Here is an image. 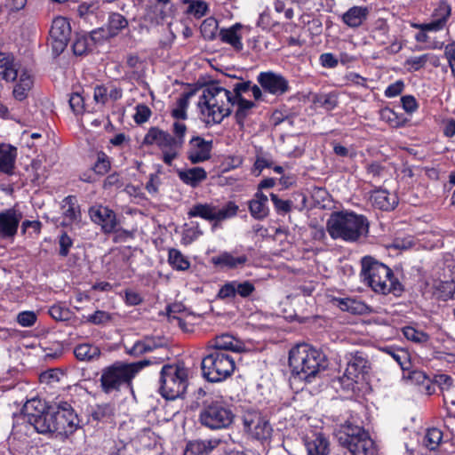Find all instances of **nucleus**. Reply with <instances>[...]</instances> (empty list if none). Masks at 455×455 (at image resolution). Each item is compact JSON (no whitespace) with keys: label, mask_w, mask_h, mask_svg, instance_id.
<instances>
[{"label":"nucleus","mask_w":455,"mask_h":455,"mask_svg":"<svg viewBox=\"0 0 455 455\" xmlns=\"http://www.w3.org/2000/svg\"><path fill=\"white\" fill-rule=\"evenodd\" d=\"M197 106L207 124H220L231 114L233 94L218 84H212L203 89Z\"/></svg>","instance_id":"nucleus-1"},{"label":"nucleus","mask_w":455,"mask_h":455,"mask_svg":"<svg viewBox=\"0 0 455 455\" xmlns=\"http://www.w3.org/2000/svg\"><path fill=\"white\" fill-rule=\"evenodd\" d=\"M361 265V277L374 292L395 296L402 294L403 287L387 266L371 256L363 257Z\"/></svg>","instance_id":"nucleus-2"},{"label":"nucleus","mask_w":455,"mask_h":455,"mask_svg":"<svg viewBox=\"0 0 455 455\" xmlns=\"http://www.w3.org/2000/svg\"><path fill=\"white\" fill-rule=\"evenodd\" d=\"M289 365L293 375L307 382H312L327 366L324 355L306 343L290 350Z\"/></svg>","instance_id":"nucleus-3"},{"label":"nucleus","mask_w":455,"mask_h":455,"mask_svg":"<svg viewBox=\"0 0 455 455\" xmlns=\"http://www.w3.org/2000/svg\"><path fill=\"white\" fill-rule=\"evenodd\" d=\"M326 228L332 239L356 242L369 232L367 219L352 212H333L326 223Z\"/></svg>","instance_id":"nucleus-4"},{"label":"nucleus","mask_w":455,"mask_h":455,"mask_svg":"<svg viewBox=\"0 0 455 455\" xmlns=\"http://www.w3.org/2000/svg\"><path fill=\"white\" fill-rule=\"evenodd\" d=\"M234 419L231 407L221 399L204 401L198 418L201 425L211 430L228 428Z\"/></svg>","instance_id":"nucleus-5"},{"label":"nucleus","mask_w":455,"mask_h":455,"mask_svg":"<svg viewBox=\"0 0 455 455\" xmlns=\"http://www.w3.org/2000/svg\"><path fill=\"white\" fill-rule=\"evenodd\" d=\"M188 369L184 363L164 365L161 370L160 393L169 400L180 396L188 387Z\"/></svg>","instance_id":"nucleus-6"},{"label":"nucleus","mask_w":455,"mask_h":455,"mask_svg":"<svg viewBox=\"0 0 455 455\" xmlns=\"http://www.w3.org/2000/svg\"><path fill=\"white\" fill-rule=\"evenodd\" d=\"M235 358L227 352L213 350L202 360L203 376L210 382H220L232 375Z\"/></svg>","instance_id":"nucleus-7"},{"label":"nucleus","mask_w":455,"mask_h":455,"mask_svg":"<svg viewBox=\"0 0 455 455\" xmlns=\"http://www.w3.org/2000/svg\"><path fill=\"white\" fill-rule=\"evenodd\" d=\"M147 362L138 363H116L102 371L100 382L104 392L117 390L122 385L128 384Z\"/></svg>","instance_id":"nucleus-8"},{"label":"nucleus","mask_w":455,"mask_h":455,"mask_svg":"<svg viewBox=\"0 0 455 455\" xmlns=\"http://www.w3.org/2000/svg\"><path fill=\"white\" fill-rule=\"evenodd\" d=\"M371 369V363L361 352L350 354L347 358V367L339 383L345 390H354L355 386L364 379Z\"/></svg>","instance_id":"nucleus-9"},{"label":"nucleus","mask_w":455,"mask_h":455,"mask_svg":"<svg viewBox=\"0 0 455 455\" xmlns=\"http://www.w3.org/2000/svg\"><path fill=\"white\" fill-rule=\"evenodd\" d=\"M339 442L352 455H377L374 442L360 427L348 426L344 435L339 436Z\"/></svg>","instance_id":"nucleus-10"},{"label":"nucleus","mask_w":455,"mask_h":455,"mask_svg":"<svg viewBox=\"0 0 455 455\" xmlns=\"http://www.w3.org/2000/svg\"><path fill=\"white\" fill-rule=\"evenodd\" d=\"M56 433L71 435L79 427L80 420L71 405L67 402H60L53 408Z\"/></svg>","instance_id":"nucleus-11"},{"label":"nucleus","mask_w":455,"mask_h":455,"mask_svg":"<svg viewBox=\"0 0 455 455\" xmlns=\"http://www.w3.org/2000/svg\"><path fill=\"white\" fill-rule=\"evenodd\" d=\"M71 34L68 20L61 16L56 17L52 22L50 40L52 51L59 54L66 48Z\"/></svg>","instance_id":"nucleus-12"},{"label":"nucleus","mask_w":455,"mask_h":455,"mask_svg":"<svg viewBox=\"0 0 455 455\" xmlns=\"http://www.w3.org/2000/svg\"><path fill=\"white\" fill-rule=\"evenodd\" d=\"M257 82L267 92L279 96L290 90L289 81L281 74L273 71L260 72Z\"/></svg>","instance_id":"nucleus-13"},{"label":"nucleus","mask_w":455,"mask_h":455,"mask_svg":"<svg viewBox=\"0 0 455 455\" xmlns=\"http://www.w3.org/2000/svg\"><path fill=\"white\" fill-rule=\"evenodd\" d=\"M246 430L258 440H266L271 435L272 427L268 421L258 412H248L243 416Z\"/></svg>","instance_id":"nucleus-14"},{"label":"nucleus","mask_w":455,"mask_h":455,"mask_svg":"<svg viewBox=\"0 0 455 455\" xmlns=\"http://www.w3.org/2000/svg\"><path fill=\"white\" fill-rule=\"evenodd\" d=\"M91 220L100 226L104 233H113L117 229L116 215L108 207L102 205L92 206L89 210Z\"/></svg>","instance_id":"nucleus-15"},{"label":"nucleus","mask_w":455,"mask_h":455,"mask_svg":"<svg viewBox=\"0 0 455 455\" xmlns=\"http://www.w3.org/2000/svg\"><path fill=\"white\" fill-rule=\"evenodd\" d=\"M451 14V8L446 3H440L435 10L436 20L428 23L415 25L421 31L415 36L418 42L425 43L427 40V31H438L443 28L448 17Z\"/></svg>","instance_id":"nucleus-16"},{"label":"nucleus","mask_w":455,"mask_h":455,"mask_svg":"<svg viewBox=\"0 0 455 455\" xmlns=\"http://www.w3.org/2000/svg\"><path fill=\"white\" fill-rule=\"evenodd\" d=\"M21 220L22 213L13 208L0 212V238L12 240Z\"/></svg>","instance_id":"nucleus-17"},{"label":"nucleus","mask_w":455,"mask_h":455,"mask_svg":"<svg viewBox=\"0 0 455 455\" xmlns=\"http://www.w3.org/2000/svg\"><path fill=\"white\" fill-rule=\"evenodd\" d=\"M255 291V286L251 281H230L221 286L218 298L221 299H234L236 295L243 299L250 297Z\"/></svg>","instance_id":"nucleus-18"},{"label":"nucleus","mask_w":455,"mask_h":455,"mask_svg":"<svg viewBox=\"0 0 455 455\" xmlns=\"http://www.w3.org/2000/svg\"><path fill=\"white\" fill-rule=\"evenodd\" d=\"M212 142L201 137H194L189 141L188 158L192 164L204 162L211 157Z\"/></svg>","instance_id":"nucleus-19"},{"label":"nucleus","mask_w":455,"mask_h":455,"mask_svg":"<svg viewBox=\"0 0 455 455\" xmlns=\"http://www.w3.org/2000/svg\"><path fill=\"white\" fill-rule=\"evenodd\" d=\"M303 441L308 455H327L329 452V442L320 431L310 430Z\"/></svg>","instance_id":"nucleus-20"},{"label":"nucleus","mask_w":455,"mask_h":455,"mask_svg":"<svg viewBox=\"0 0 455 455\" xmlns=\"http://www.w3.org/2000/svg\"><path fill=\"white\" fill-rule=\"evenodd\" d=\"M211 262L220 268L236 269L246 265L248 257L245 254L235 255L230 251H222L212 257Z\"/></svg>","instance_id":"nucleus-21"},{"label":"nucleus","mask_w":455,"mask_h":455,"mask_svg":"<svg viewBox=\"0 0 455 455\" xmlns=\"http://www.w3.org/2000/svg\"><path fill=\"white\" fill-rule=\"evenodd\" d=\"M158 148L162 152L164 163L172 165L173 160L179 156L180 151L182 148L181 140L173 138L172 135L166 132Z\"/></svg>","instance_id":"nucleus-22"},{"label":"nucleus","mask_w":455,"mask_h":455,"mask_svg":"<svg viewBox=\"0 0 455 455\" xmlns=\"http://www.w3.org/2000/svg\"><path fill=\"white\" fill-rule=\"evenodd\" d=\"M372 206L382 211H391L398 204L396 195L389 193L386 189L374 190L370 196Z\"/></svg>","instance_id":"nucleus-23"},{"label":"nucleus","mask_w":455,"mask_h":455,"mask_svg":"<svg viewBox=\"0 0 455 455\" xmlns=\"http://www.w3.org/2000/svg\"><path fill=\"white\" fill-rule=\"evenodd\" d=\"M29 423L40 434L56 433L53 408L32 417Z\"/></svg>","instance_id":"nucleus-24"},{"label":"nucleus","mask_w":455,"mask_h":455,"mask_svg":"<svg viewBox=\"0 0 455 455\" xmlns=\"http://www.w3.org/2000/svg\"><path fill=\"white\" fill-rule=\"evenodd\" d=\"M243 26L240 23H235L228 28H221L219 32V36L222 43L231 45L235 51L240 52L243 48L242 43Z\"/></svg>","instance_id":"nucleus-25"},{"label":"nucleus","mask_w":455,"mask_h":455,"mask_svg":"<svg viewBox=\"0 0 455 455\" xmlns=\"http://www.w3.org/2000/svg\"><path fill=\"white\" fill-rule=\"evenodd\" d=\"M209 347L214 350H220L223 352H242L243 350V343L228 334H222L216 337L209 342Z\"/></svg>","instance_id":"nucleus-26"},{"label":"nucleus","mask_w":455,"mask_h":455,"mask_svg":"<svg viewBox=\"0 0 455 455\" xmlns=\"http://www.w3.org/2000/svg\"><path fill=\"white\" fill-rule=\"evenodd\" d=\"M178 177L186 185L196 188L207 179V172L202 167L186 168L178 171Z\"/></svg>","instance_id":"nucleus-27"},{"label":"nucleus","mask_w":455,"mask_h":455,"mask_svg":"<svg viewBox=\"0 0 455 455\" xmlns=\"http://www.w3.org/2000/svg\"><path fill=\"white\" fill-rule=\"evenodd\" d=\"M219 439L196 440L189 442L184 451V455H210L219 446Z\"/></svg>","instance_id":"nucleus-28"},{"label":"nucleus","mask_w":455,"mask_h":455,"mask_svg":"<svg viewBox=\"0 0 455 455\" xmlns=\"http://www.w3.org/2000/svg\"><path fill=\"white\" fill-rule=\"evenodd\" d=\"M369 15V9L365 6H353L342 15V21L349 28H358Z\"/></svg>","instance_id":"nucleus-29"},{"label":"nucleus","mask_w":455,"mask_h":455,"mask_svg":"<svg viewBox=\"0 0 455 455\" xmlns=\"http://www.w3.org/2000/svg\"><path fill=\"white\" fill-rule=\"evenodd\" d=\"M17 65L12 54L0 52V80L14 81L18 76Z\"/></svg>","instance_id":"nucleus-30"},{"label":"nucleus","mask_w":455,"mask_h":455,"mask_svg":"<svg viewBox=\"0 0 455 455\" xmlns=\"http://www.w3.org/2000/svg\"><path fill=\"white\" fill-rule=\"evenodd\" d=\"M267 202V196L258 191L249 203L251 215L256 220L265 219L268 215Z\"/></svg>","instance_id":"nucleus-31"},{"label":"nucleus","mask_w":455,"mask_h":455,"mask_svg":"<svg viewBox=\"0 0 455 455\" xmlns=\"http://www.w3.org/2000/svg\"><path fill=\"white\" fill-rule=\"evenodd\" d=\"M17 148L9 144L0 145V172L11 173L14 168Z\"/></svg>","instance_id":"nucleus-32"},{"label":"nucleus","mask_w":455,"mask_h":455,"mask_svg":"<svg viewBox=\"0 0 455 455\" xmlns=\"http://www.w3.org/2000/svg\"><path fill=\"white\" fill-rule=\"evenodd\" d=\"M62 215L64 216L65 225L71 224L80 216V209L77 200L73 196H67L61 204Z\"/></svg>","instance_id":"nucleus-33"},{"label":"nucleus","mask_w":455,"mask_h":455,"mask_svg":"<svg viewBox=\"0 0 455 455\" xmlns=\"http://www.w3.org/2000/svg\"><path fill=\"white\" fill-rule=\"evenodd\" d=\"M33 78L27 70L22 71L19 76L18 83L13 88V96L18 100H23L27 98L28 92L32 88Z\"/></svg>","instance_id":"nucleus-34"},{"label":"nucleus","mask_w":455,"mask_h":455,"mask_svg":"<svg viewBox=\"0 0 455 455\" xmlns=\"http://www.w3.org/2000/svg\"><path fill=\"white\" fill-rule=\"evenodd\" d=\"M188 215L190 218L199 217L208 221H216V205L212 204H196L189 209Z\"/></svg>","instance_id":"nucleus-35"},{"label":"nucleus","mask_w":455,"mask_h":455,"mask_svg":"<svg viewBox=\"0 0 455 455\" xmlns=\"http://www.w3.org/2000/svg\"><path fill=\"white\" fill-rule=\"evenodd\" d=\"M338 307L354 315H363L370 312V307L363 301L352 298H345L338 300Z\"/></svg>","instance_id":"nucleus-36"},{"label":"nucleus","mask_w":455,"mask_h":455,"mask_svg":"<svg viewBox=\"0 0 455 455\" xmlns=\"http://www.w3.org/2000/svg\"><path fill=\"white\" fill-rule=\"evenodd\" d=\"M192 92H186L180 95L173 105L171 115L176 120H185L188 117V108L189 105V98Z\"/></svg>","instance_id":"nucleus-37"},{"label":"nucleus","mask_w":455,"mask_h":455,"mask_svg":"<svg viewBox=\"0 0 455 455\" xmlns=\"http://www.w3.org/2000/svg\"><path fill=\"white\" fill-rule=\"evenodd\" d=\"M74 354L76 357L80 361H91L94 358L99 357L100 350L98 347L84 343L77 345L75 347Z\"/></svg>","instance_id":"nucleus-38"},{"label":"nucleus","mask_w":455,"mask_h":455,"mask_svg":"<svg viewBox=\"0 0 455 455\" xmlns=\"http://www.w3.org/2000/svg\"><path fill=\"white\" fill-rule=\"evenodd\" d=\"M311 100L316 107L323 108L326 110H332L338 105V97L334 92L313 94Z\"/></svg>","instance_id":"nucleus-39"},{"label":"nucleus","mask_w":455,"mask_h":455,"mask_svg":"<svg viewBox=\"0 0 455 455\" xmlns=\"http://www.w3.org/2000/svg\"><path fill=\"white\" fill-rule=\"evenodd\" d=\"M403 333L404 337L414 343L420 344V345H426L430 337L427 333L417 330L416 328L412 326H405L403 328Z\"/></svg>","instance_id":"nucleus-40"},{"label":"nucleus","mask_w":455,"mask_h":455,"mask_svg":"<svg viewBox=\"0 0 455 455\" xmlns=\"http://www.w3.org/2000/svg\"><path fill=\"white\" fill-rule=\"evenodd\" d=\"M168 261L170 265L177 270H187L190 267V263L187 258L176 249H171L169 251Z\"/></svg>","instance_id":"nucleus-41"},{"label":"nucleus","mask_w":455,"mask_h":455,"mask_svg":"<svg viewBox=\"0 0 455 455\" xmlns=\"http://www.w3.org/2000/svg\"><path fill=\"white\" fill-rule=\"evenodd\" d=\"M128 26V20L120 13L114 12L108 17V30L111 36L117 35Z\"/></svg>","instance_id":"nucleus-42"},{"label":"nucleus","mask_w":455,"mask_h":455,"mask_svg":"<svg viewBox=\"0 0 455 455\" xmlns=\"http://www.w3.org/2000/svg\"><path fill=\"white\" fill-rule=\"evenodd\" d=\"M45 403L40 399H31L28 401L23 406V411L27 416L28 422L32 417L37 416L38 414L45 411Z\"/></svg>","instance_id":"nucleus-43"},{"label":"nucleus","mask_w":455,"mask_h":455,"mask_svg":"<svg viewBox=\"0 0 455 455\" xmlns=\"http://www.w3.org/2000/svg\"><path fill=\"white\" fill-rule=\"evenodd\" d=\"M218 20L215 18L209 17L203 21L200 30L204 38L213 40L218 35Z\"/></svg>","instance_id":"nucleus-44"},{"label":"nucleus","mask_w":455,"mask_h":455,"mask_svg":"<svg viewBox=\"0 0 455 455\" xmlns=\"http://www.w3.org/2000/svg\"><path fill=\"white\" fill-rule=\"evenodd\" d=\"M235 104L237 106V109L235 112V117L237 122L240 124H243V120L249 115L250 111L255 107L254 102L245 100L243 98H239V100H235Z\"/></svg>","instance_id":"nucleus-45"},{"label":"nucleus","mask_w":455,"mask_h":455,"mask_svg":"<svg viewBox=\"0 0 455 455\" xmlns=\"http://www.w3.org/2000/svg\"><path fill=\"white\" fill-rule=\"evenodd\" d=\"M443 439V433L440 429L433 427L429 428L424 437V445L434 451L440 444Z\"/></svg>","instance_id":"nucleus-46"},{"label":"nucleus","mask_w":455,"mask_h":455,"mask_svg":"<svg viewBox=\"0 0 455 455\" xmlns=\"http://www.w3.org/2000/svg\"><path fill=\"white\" fill-rule=\"evenodd\" d=\"M157 347V344L152 339H145L143 340L136 341L129 353L132 355H140L145 353L150 352Z\"/></svg>","instance_id":"nucleus-47"},{"label":"nucleus","mask_w":455,"mask_h":455,"mask_svg":"<svg viewBox=\"0 0 455 455\" xmlns=\"http://www.w3.org/2000/svg\"><path fill=\"white\" fill-rule=\"evenodd\" d=\"M388 25L383 20H379L375 23V27L372 30L373 39L379 44H385L388 39Z\"/></svg>","instance_id":"nucleus-48"},{"label":"nucleus","mask_w":455,"mask_h":455,"mask_svg":"<svg viewBox=\"0 0 455 455\" xmlns=\"http://www.w3.org/2000/svg\"><path fill=\"white\" fill-rule=\"evenodd\" d=\"M390 356L401 366L403 371L409 370L411 365L409 353L402 348H394L387 351Z\"/></svg>","instance_id":"nucleus-49"},{"label":"nucleus","mask_w":455,"mask_h":455,"mask_svg":"<svg viewBox=\"0 0 455 455\" xmlns=\"http://www.w3.org/2000/svg\"><path fill=\"white\" fill-rule=\"evenodd\" d=\"M435 383L440 387L443 393V403L447 405L448 397L445 393H450L453 388V379L449 375L439 374L435 377Z\"/></svg>","instance_id":"nucleus-50"},{"label":"nucleus","mask_w":455,"mask_h":455,"mask_svg":"<svg viewBox=\"0 0 455 455\" xmlns=\"http://www.w3.org/2000/svg\"><path fill=\"white\" fill-rule=\"evenodd\" d=\"M238 212V205L234 202H228L222 208L216 206V221H223L225 220L235 217Z\"/></svg>","instance_id":"nucleus-51"},{"label":"nucleus","mask_w":455,"mask_h":455,"mask_svg":"<svg viewBox=\"0 0 455 455\" xmlns=\"http://www.w3.org/2000/svg\"><path fill=\"white\" fill-rule=\"evenodd\" d=\"M428 60L429 54L413 56L405 60L404 67L409 72H415L424 68Z\"/></svg>","instance_id":"nucleus-52"},{"label":"nucleus","mask_w":455,"mask_h":455,"mask_svg":"<svg viewBox=\"0 0 455 455\" xmlns=\"http://www.w3.org/2000/svg\"><path fill=\"white\" fill-rule=\"evenodd\" d=\"M92 169L99 175L106 174L110 169L108 156L103 152L97 153V159Z\"/></svg>","instance_id":"nucleus-53"},{"label":"nucleus","mask_w":455,"mask_h":455,"mask_svg":"<svg viewBox=\"0 0 455 455\" xmlns=\"http://www.w3.org/2000/svg\"><path fill=\"white\" fill-rule=\"evenodd\" d=\"M208 11V5L204 1L195 0L191 2V4L188 6L186 12L193 15L195 18L199 19L206 14Z\"/></svg>","instance_id":"nucleus-54"},{"label":"nucleus","mask_w":455,"mask_h":455,"mask_svg":"<svg viewBox=\"0 0 455 455\" xmlns=\"http://www.w3.org/2000/svg\"><path fill=\"white\" fill-rule=\"evenodd\" d=\"M166 132L157 128L151 127L143 139V144L145 145H154L156 144L157 147L161 143L162 138L165 134Z\"/></svg>","instance_id":"nucleus-55"},{"label":"nucleus","mask_w":455,"mask_h":455,"mask_svg":"<svg viewBox=\"0 0 455 455\" xmlns=\"http://www.w3.org/2000/svg\"><path fill=\"white\" fill-rule=\"evenodd\" d=\"M270 196L278 214H286L291 211L293 205L291 201L280 199L275 194H271Z\"/></svg>","instance_id":"nucleus-56"},{"label":"nucleus","mask_w":455,"mask_h":455,"mask_svg":"<svg viewBox=\"0 0 455 455\" xmlns=\"http://www.w3.org/2000/svg\"><path fill=\"white\" fill-rule=\"evenodd\" d=\"M69 107L76 115L83 114L84 111V100L79 92H74L69 97Z\"/></svg>","instance_id":"nucleus-57"},{"label":"nucleus","mask_w":455,"mask_h":455,"mask_svg":"<svg viewBox=\"0 0 455 455\" xmlns=\"http://www.w3.org/2000/svg\"><path fill=\"white\" fill-rule=\"evenodd\" d=\"M37 320L34 311H22L17 315V323L22 327H31Z\"/></svg>","instance_id":"nucleus-58"},{"label":"nucleus","mask_w":455,"mask_h":455,"mask_svg":"<svg viewBox=\"0 0 455 455\" xmlns=\"http://www.w3.org/2000/svg\"><path fill=\"white\" fill-rule=\"evenodd\" d=\"M112 319L111 315L103 310H97L86 317V322L92 324H104Z\"/></svg>","instance_id":"nucleus-59"},{"label":"nucleus","mask_w":455,"mask_h":455,"mask_svg":"<svg viewBox=\"0 0 455 455\" xmlns=\"http://www.w3.org/2000/svg\"><path fill=\"white\" fill-rule=\"evenodd\" d=\"M108 87L105 85H97L94 88L93 99L97 104L102 106L107 105L109 102L108 98Z\"/></svg>","instance_id":"nucleus-60"},{"label":"nucleus","mask_w":455,"mask_h":455,"mask_svg":"<svg viewBox=\"0 0 455 455\" xmlns=\"http://www.w3.org/2000/svg\"><path fill=\"white\" fill-rule=\"evenodd\" d=\"M50 315L56 321H65L69 317V311L61 305H53L49 309Z\"/></svg>","instance_id":"nucleus-61"},{"label":"nucleus","mask_w":455,"mask_h":455,"mask_svg":"<svg viewBox=\"0 0 455 455\" xmlns=\"http://www.w3.org/2000/svg\"><path fill=\"white\" fill-rule=\"evenodd\" d=\"M151 110L150 108L144 105V104H140L136 107V113L134 115V121L137 123V124H143V123H146L149 117L151 116Z\"/></svg>","instance_id":"nucleus-62"},{"label":"nucleus","mask_w":455,"mask_h":455,"mask_svg":"<svg viewBox=\"0 0 455 455\" xmlns=\"http://www.w3.org/2000/svg\"><path fill=\"white\" fill-rule=\"evenodd\" d=\"M403 377L406 378L412 384L416 385L424 384L427 379L426 373L423 372L422 371H410V369L408 370L407 375L405 374V372L403 373Z\"/></svg>","instance_id":"nucleus-63"},{"label":"nucleus","mask_w":455,"mask_h":455,"mask_svg":"<svg viewBox=\"0 0 455 455\" xmlns=\"http://www.w3.org/2000/svg\"><path fill=\"white\" fill-rule=\"evenodd\" d=\"M404 88V83L402 80H397L391 84L385 90V96L387 98H394L402 93Z\"/></svg>","instance_id":"nucleus-64"}]
</instances>
